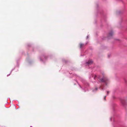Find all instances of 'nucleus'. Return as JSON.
<instances>
[{
  "mask_svg": "<svg viewBox=\"0 0 127 127\" xmlns=\"http://www.w3.org/2000/svg\"><path fill=\"white\" fill-rule=\"evenodd\" d=\"M93 61L91 60H89L88 62H87V63L88 64H91L93 63Z\"/></svg>",
  "mask_w": 127,
  "mask_h": 127,
  "instance_id": "nucleus-1",
  "label": "nucleus"
},
{
  "mask_svg": "<svg viewBox=\"0 0 127 127\" xmlns=\"http://www.w3.org/2000/svg\"><path fill=\"white\" fill-rule=\"evenodd\" d=\"M109 36H111L112 35V33H109Z\"/></svg>",
  "mask_w": 127,
  "mask_h": 127,
  "instance_id": "nucleus-2",
  "label": "nucleus"
},
{
  "mask_svg": "<svg viewBox=\"0 0 127 127\" xmlns=\"http://www.w3.org/2000/svg\"><path fill=\"white\" fill-rule=\"evenodd\" d=\"M82 45H83V44H81L80 45V47H81Z\"/></svg>",
  "mask_w": 127,
  "mask_h": 127,
  "instance_id": "nucleus-3",
  "label": "nucleus"
},
{
  "mask_svg": "<svg viewBox=\"0 0 127 127\" xmlns=\"http://www.w3.org/2000/svg\"><path fill=\"white\" fill-rule=\"evenodd\" d=\"M101 81L102 82H103V81H104V80H101Z\"/></svg>",
  "mask_w": 127,
  "mask_h": 127,
  "instance_id": "nucleus-4",
  "label": "nucleus"
},
{
  "mask_svg": "<svg viewBox=\"0 0 127 127\" xmlns=\"http://www.w3.org/2000/svg\"><path fill=\"white\" fill-rule=\"evenodd\" d=\"M88 38V36H87V38Z\"/></svg>",
  "mask_w": 127,
  "mask_h": 127,
  "instance_id": "nucleus-5",
  "label": "nucleus"
},
{
  "mask_svg": "<svg viewBox=\"0 0 127 127\" xmlns=\"http://www.w3.org/2000/svg\"><path fill=\"white\" fill-rule=\"evenodd\" d=\"M104 99H105V97H104Z\"/></svg>",
  "mask_w": 127,
  "mask_h": 127,
  "instance_id": "nucleus-6",
  "label": "nucleus"
}]
</instances>
